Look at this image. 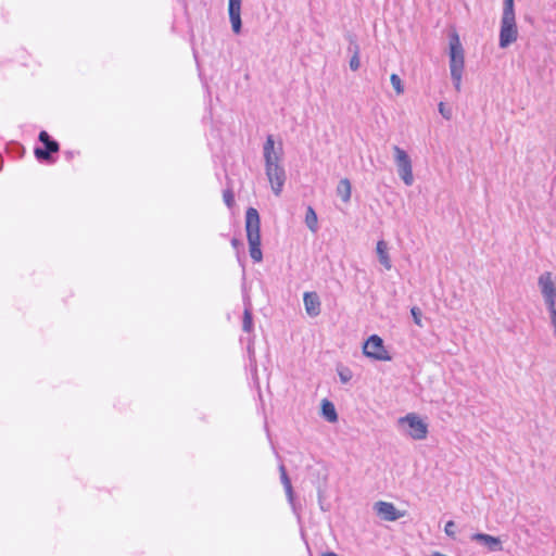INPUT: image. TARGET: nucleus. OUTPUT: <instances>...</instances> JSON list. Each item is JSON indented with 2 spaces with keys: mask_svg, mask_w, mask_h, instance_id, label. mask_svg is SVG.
Masks as SVG:
<instances>
[{
  "mask_svg": "<svg viewBox=\"0 0 556 556\" xmlns=\"http://www.w3.org/2000/svg\"><path fill=\"white\" fill-rule=\"evenodd\" d=\"M266 176L275 195L279 197L286 182V170L281 165L282 147L275 148L273 135L266 137L263 146Z\"/></svg>",
  "mask_w": 556,
  "mask_h": 556,
  "instance_id": "f257e3e1",
  "label": "nucleus"
},
{
  "mask_svg": "<svg viewBox=\"0 0 556 556\" xmlns=\"http://www.w3.org/2000/svg\"><path fill=\"white\" fill-rule=\"evenodd\" d=\"M245 231L251 258L258 263L263 260L261 250V219L256 208L249 207L245 212Z\"/></svg>",
  "mask_w": 556,
  "mask_h": 556,
  "instance_id": "f03ea898",
  "label": "nucleus"
},
{
  "mask_svg": "<svg viewBox=\"0 0 556 556\" xmlns=\"http://www.w3.org/2000/svg\"><path fill=\"white\" fill-rule=\"evenodd\" d=\"M451 78L456 91H460L465 68V49L459 37H451L448 45Z\"/></svg>",
  "mask_w": 556,
  "mask_h": 556,
  "instance_id": "7ed1b4c3",
  "label": "nucleus"
},
{
  "mask_svg": "<svg viewBox=\"0 0 556 556\" xmlns=\"http://www.w3.org/2000/svg\"><path fill=\"white\" fill-rule=\"evenodd\" d=\"M397 422L407 426L406 434L413 440H425L428 435V425L415 413L399 418Z\"/></svg>",
  "mask_w": 556,
  "mask_h": 556,
  "instance_id": "20e7f679",
  "label": "nucleus"
},
{
  "mask_svg": "<svg viewBox=\"0 0 556 556\" xmlns=\"http://www.w3.org/2000/svg\"><path fill=\"white\" fill-rule=\"evenodd\" d=\"M393 152L399 176L406 186H412L414 184V175L409 155L399 146L393 147Z\"/></svg>",
  "mask_w": 556,
  "mask_h": 556,
  "instance_id": "39448f33",
  "label": "nucleus"
},
{
  "mask_svg": "<svg viewBox=\"0 0 556 556\" xmlns=\"http://www.w3.org/2000/svg\"><path fill=\"white\" fill-rule=\"evenodd\" d=\"M363 352L367 357L376 361H391L392 357L386 350L383 340L377 336H370L364 344Z\"/></svg>",
  "mask_w": 556,
  "mask_h": 556,
  "instance_id": "423d86ee",
  "label": "nucleus"
},
{
  "mask_svg": "<svg viewBox=\"0 0 556 556\" xmlns=\"http://www.w3.org/2000/svg\"><path fill=\"white\" fill-rule=\"evenodd\" d=\"M39 141L43 147H36L34 150L35 156L38 161L49 162L52 160L51 154L60 150L58 141L52 139L46 130L39 132Z\"/></svg>",
  "mask_w": 556,
  "mask_h": 556,
  "instance_id": "0eeeda50",
  "label": "nucleus"
},
{
  "mask_svg": "<svg viewBox=\"0 0 556 556\" xmlns=\"http://www.w3.org/2000/svg\"><path fill=\"white\" fill-rule=\"evenodd\" d=\"M538 285L541 290L546 307L556 305V283L551 271L540 275Z\"/></svg>",
  "mask_w": 556,
  "mask_h": 556,
  "instance_id": "6e6552de",
  "label": "nucleus"
},
{
  "mask_svg": "<svg viewBox=\"0 0 556 556\" xmlns=\"http://www.w3.org/2000/svg\"><path fill=\"white\" fill-rule=\"evenodd\" d=\"M500 35H517L514 0H504L503 17Z\"/></svg>",
  "mask_w": 556,
  "mask_h": 556,
  "instance_id": "1a4fd4ad",
  "label": "nucleus"
},
{
  "mask_svg": "<svg viewBox=\"0 0 556 556\" xmlns=\"http://www.w3.org/2000/svg\"><path fill=\"white\" fill-rule=\"evenodd\" d=\"M470 539L490 553L503 551V542L498 536H493L486 533H473Z\"/></svg>",
  "mask_w": 556,
  "mask_h": 556,
  "instance_id": "9d476101",
  "label": "nucleus"
},
{
  "mask_svg": "<svg viewBox=\"0 0 556 556\" xmlns=\"http://www.w3.org/2000/svg\"><path fill=\"white\" fill-rule=\"evenodd\" d=\"M378 516L381 519L387 521H395L403 517V514L400 513L392 503L379 501L374 506Z\"/></svg>",
  "mask_w": 556,
  "mask_h": 556,
  "instance_id": "9b49d317",
  "label": "nucleus"
},
{
  "mask_svg": "<svg viewBox=\"0 0 556 556\" xmlns=\"http://www.w3.org/2000/svg\"><path fill=\"white\" fill-rule=\"evenodd\" d=\"M241 2L242 0H229L228 13L233 33L238 34L241 30Z\"/></svg>",
  "mask_w": 556,
  "mask_h": 556,
  "instance_id": "f8f14e48",
  "label": "nucleus"
},
{
  "mask_svg": "<svg viewBox=\"0 0 556 556\" xmlns=\"http://www.w3.org/2000/svg\"><path fill=\"white\" fill-rule=\"evenodd\" d=\"M303 302L308 316L316 317L320 314V300L316 292H305Z\"/></svg>",
  "mask_w": 556,
  "mask_h": 556,
  "instance_id": "ddd939ff",
  "label": "nucleus"
},
{
  "mask_svg": "<svg viewBox=\"0 0 556 556\" xmlns=\"http://www.w3.org/2000/svg\"><path fill=\"white\" fill-rule=\"evenodd\" d=\"M279 471H280V480H281V483H282V485L285 488L288 502L292 506L293 511H296V505H295V500H294L293 488H292L290 478L287 475L286 467L283 465H280L279 466Z\"/></svg>",
  "mask_w": 556,
  "mask_h": 556,
  "instance_id": "4468645a",
  "label": "nucleus"
},
{
  "mask_svg": "<svg viewBox=\"0 0 556 556\" xmlns=\"http://www.w3.org/2000/svg\"><path fill=\"white\" fill-rule=\"evenodd\" d=\"M377 254H378V258H379V262L381 265H383V267L389 270L391 269L392 267V263H391V260H390V256H389V253H388V244L386 241L383 240H379L377 242Z\"/></svg>",
  "mask_w": 556,
  "mask_h": 556,
  "instance_id": "2eb2a0df",
  "label": "nucleus"
},
{
  "mask_svg": "<svg viewBox=\"0 0 556 556\" xmlns=\"http://www.w3.org/2000/svg\"><path fill=\"white\" fill-rule=\"evenodd\" d=\"M337 194L344 203L350 202L352 194V186L348 178H342L337 186Z\"/></svg>",
  "mask_w": 556,
  "mask_h": 556,
  "instance_id": "dca6fc26",
  "label": "nucleus"
},
{
  "mask_svg": "<svg viewBox=\"0 0 556 556\" xmlns=\"http://www.w3.org/2000/svg\"><path fill=\"white\" fill-rule=\"evenodd\" d=\"M321 412H323V416L329 422H336L338 420V414H337L336 407L330 401H328V400L323 401Z\"/></svg>",
  "mask_w": 556,
  "mask_h": 556,
  "instance_id": "f3484780",
  "label": "nucleus"
},
{
  "mask_svg": "<svg viewBox=\"0 0 556 556\" xmlns=\"http://www.w3.org/2000/svg\"><path fill=\"white\" fill-rule=\"evenodd\" d=\"M305 225L307 228L316 232L318 230V218L315 210L312 206H308L305 214Z\"/></svg>",
  "mask_w": 556,
  "mask_h": 556,
  "instance_id": "a211bd4d",
  "label": "nucleus"
},
{
  "mask_svg": "<svg viewBox=\"0 0 556 556\" xmlns=\"http://www.w3.org/2000/svg\"><path fill=\"white\" fill-rule=\"evenodd\" d=\"M242 329L244 332H251L253 330L252 312L249 306H245L243 312Z\"/></svg>",
  "mask_w": 556,
  "mask_h": 556,
  "instance_id": "6ab92c4d",
  "label": "nucleus"
},
{
  "mask_svg": "<svg viewBox=\"0 0 556 556\" xmlns=\"http://www.w3.org/2000/svg\"><path fill=\"white\" fill-rule=\"evenodd\" d=\"M390 81L397 94H402L404 92L402 80L397 74H392Z\"/></svg>",
  "mask_w": 556,
  "mask_h": 556,
  "instance_id": "aec40b11",
  "label": "nucleus"
},
{
  "mask_svg": "<svg viewBox=\"0 0 556 556\" xmlns=\"http://www.w3.org/2000/svg\"><path fill=\"white\" fill-rule=\"evenodd\" d=\"M338 375L342 383H348L353 377L352 371L348 367L339 368Z\"/></svg>",
  "mask_w": 556,
  "mask_h": 556,
  "instance_id": "412c9836",
  "label": "nucleus"
},
{
  "mask_svg": "<svg viewBox=\"0 0 556 556\" xmlns=\"http://www.w3.org/2000/svg\"><path fill=\"white\" fill-rule=\"evenodd\" d=\"M549 314L551 326L553 327L554 336L556 338V305H551L546 307Z\"/></svg>",
  "mask_w": 556,
  "mask_h": 556,
  "instance_id": "4be33fe9",
  "label": "nucleus"
},
{
  "mask_svg": "<svg viewBox=\"0 0 556 556\" xmlns=\"http://www.w3.org/2000/svg\"><path fill=\"white\" fill-rule=\"evenodd\" d=\"M223 198H224L225 204L229 208H231L235 205V195H233L232 190H230V189L225 190L223 193Z\"/></svg>",
  "mask_w": 556,
  "mask_h": 556,
  "instance_id": "5701e85b",
  "label": "nucleus"
},
{
  "mask_svg": "<svg viewBox=\"0 0 556 556\" xmlns=\"http://www.w3.org/2000/svg\"><path fill=\"white\" fill-rule=\"evenodd\" d=\"M410 314L413 316V319H414V323L419 326V327H422V323H421V311L419 307H412L410 309Z\"/></svg>",
  "mask_w": 556,
  "mask_h": 556,
  "instance_id": "b1692460",
  "label": "nucleus"
},
{
  "mask_svg": "<svg viewBox=\"0 0 556 556\" xmlns=\"http://www.w3.org/2000/svg\"><path fill=\"white\" fill-rule=\"evenodd\" d=\"M455 527L456 525L453 520L447 521L444 528L445 534L452 539H455Z\"/></svg>",
  "mask_w": 556,
  "mask_h": 556,
  "instance_id": "393cba45",
  "label": "nucleus"
},
{
  "mask_svg": "<svg viewBox=\"0 0 556 556\" xmlns=\"http://www.w3.org/2000/svg\"><path fill=\"white\" fill-rule=\"evenodd\" d=\"M349 66L352 71H357L361 66L359 55H351Z\"/></svg>",
  "mask_w": 556,
  "mask_h": 556,
  "instance_id": "a878e982",
  "label": "nucleus"
},
{
  "mask_svg": "<svg viewBox=\"0 0 556 556\" xmlns=\"http://www.w3.org/2000/svg\"><path fill=\"white\" fill-rule=\"evenodd\" d=\"M517 37H500V47L507 48L513 42H515Z\"/></svg>",
  "mask_w": 556,
  "mask_h": 556,
  "instance_id": "bb28decb",
  "label": "nucleus"
},
{
  "mask_svg": "<svg viewBox=\"0 0 556 556\" xmlns=\"http://www.w3.org/2000/svg\"><path fill=\"white\" fill-rule=\"evenodd\" d=\"M348 52L351 55H359V52H361L359 46L355 41L351 40L349 48H348Z\"/></svg>",
  "mask_w": 556,
  "mask_h": 556,
  "instance_id": "cd10ccee",
  "label": "nucleus"
},
{
  "mask_svg": "<svg viewBox=\"0 0 556 556\" xmlns=\"http://www.w3.org/2000/svg\"><path fill=\"white\" fill-rule=\"evenodd\" d=\"M439 112L442 114V116L445 119H450L452 117V113L450 109L445 108V104L443 102L439 103Z\"/></svg>",
  "mask_w": 556,
  "mask_h": 556,
  "instance_id": "c85d7f7f",
  "label": "nucleus"
},
{
  "mask_svg": "<svg viewBox=\"0 0 556 556\" xmlns=\"http://www.w3.org/2000/svg\"><path fill=\"white\" fill-rule=\"evenodd\" d=\"M321 556H339V555L336 554L334 552H326V553H323Z\"/></svg>",
  "mask_w": 556,
  "mask_h": 556,
  "instance_id": "c756f323",
  "label": "nucleus"
},
{
  "mask_svg": "<svg viewBox=\"0 0 556 556\" xmlns=\"http://www.w3.org/2000/svg\"><path fill=\"white\" fill-rule=\"evenodd\" d=\"M430 556H446L440 552H433Z\"/></svg>",
  "mask_w": 556,
  "mask_h": 556,
  "instance_id": "7c9ffc66",
  "label": "nucleus"
},
{
  "mask_svg": "<svg viewBox=\"0 0 556 556\" xmlns=\"http://www.w3.org/2000/svg\"><path fill=\"white\" fill-rule=\"evenodd\" d=\"M231 243H232V245H233V247H238V244H239V240H237V239H232V240H231Z\"/></svg>",
  "mask_w": 556,
  "mask_h": 556,
  "instance_id": "2f4dec72",
  "label": "nucleus"
}]
</instances>
